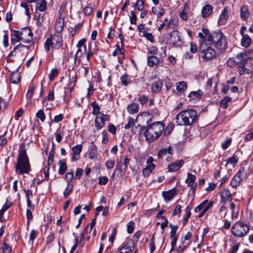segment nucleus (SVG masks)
Masks as SVG:
<instances>
[{
	"mask_svg": "<svg viewBox=\"0 0 253 253\" xmlns=\"http://www.w3.org/2000/svg\"><path fill=\"white\" fill-rule=\"evenodd\" d=\"M202 31V33H198V36L205 39L209 45L214 44L216 48L222 51L226 50L227 45L226 37L220 31L209 33V30L205 28H203Z\"/></svg>",
	"mask_w": 253,
	"mask_h": 253,
	"instance_id": "1",
	"label": "nucleus"
},
{
	"mask_svg": "<svg viewBox=\"0 0 253 253\" xmlns=\"http://www.w3.org/2000/svg\"><path fill=\"white\" fill-rule=\"evenodd\" d=\"M202 31V33H198V36L205 39L209 45L214 44L216 48L222 51L226 50L227 45L226 37L220 31L209 33V30L205 28H203Z\"/></svg>",
	"mask_w": 253,
	"mask_h": 253,
	"instance_id": "2",
	"label": "nucleus"
},
{
	"mask_svg": "<svg viewBox=\"0 0 253 253\" xmlns=\"http://www.w3.org/2000/svg\"><path fill=\"white\" fill-rule=\"evenodd\" d=\"M197 113L194 110L188 109L181 111L176 117V121L180 126H190L198 120Z\"/></svg>",
	"mask_w": 253,
	"mask_h": 253,
	"instance_id": "3",
	"label": "nucleus"
},
{
	"mask_svg": "<svg viewBox=\"0 0 253 253\" xmlns=\"http://www.w3.org/2000/svg\"><path fill=\"white\" fill-rule=\"evenodd\" d=\"M15 170L18 174H28L31 171L29 158L25 149L19 151Z\"/></svg>",
	"mask_w": 253,
	"mask_h": 253,
	"instance_id": "4",
	"label": "nucleus"
},
{
	"mask_svg": "<svg viewBox=\"0 0 253 253\" xmlns=\"http://www.w3.org/2000/svg\"><path fill=\"white\" fill-rule=\"evenodd\" d=\"M164 125L160 122L153 123L148 126L144 135L147 141L153 142L158 139L164 130Z\"/></svg>",
	"mask_w": 253,
	"mask_h": 253,
	"instance_id": "5",
	"label": "nucleus"
},
{
	"mask_svg": "<svg viewBox=\"0 0 253 253\" xmlns=\"http://www.w3.org/2000/svg\"><path fill=\"white\" fill-rule=\"evenodd\" d=\"M12 34L16 39V41L11 39V43L13 45L15 44L16 42L21 41L24 43H29L33 40V33L31 29L28 27L22 28L19 31L13 30Z\"/></svg>",
	"mask_w": 253,
	"mask_h": 253,
	"instance_id": "6",
	"label": "nucleus"
},
{
	"mask_svg": "<svg viewBox=\"0 0 253 253\" xmlns=\"http://www.w3.org/2000/svg\"><path fill=\"white\" fill-rule=\"evenodd\" d=\"M250 229V226L247 224L238 222L232 226L231 232L235 237L242 238L247 235Z\"/></svg>",
	"mask_w": 253,
	"mask_h": 253,
	"instance_id": "7",
	"label": "nucleus"
},
{
	"mask_svg": "<svg viewBox=\"0 0 253 253\" xmlns=\"http://www.w3.org/2000/svg\"><path fill=\"white\" fill-rule=\"evenodd\" d=\"M201 39V42L199 48L202 54V57L206 60L212 59L215 57L216 52L212 48L209 46V44L205 39Z\"/></svg>",
	"mask_w": 253,
	"mask_h": 253,
	"instance_id": "8",
	"label": "nucleus"
},
{
	"mask_svg": "<svg viewBox=\"0 0 253 253\" xmlns=\"http://www.w3.org/2000/svg\"><path fill=\"white\" fill-rule=\"evenodd\" d=\"M214 204L213 201H210L208 203V200H206L202 202L199 206L196 207L194 211L195 212H199L200 211H202L199 215V217H201L209 210L212 208Z\"/></svg>",
	"mask_w": 253,
	"mask_h": 253,
	"instance_id": "9",
	"label": "nucleus"
},
{
	"mask_svg": "<svg viewBox=\"0 0 253 253\" xmlns=\"http://www.w3.org/2000/svg\"><path fill=\"white\" fill-rule=\"evenodd\" d=\"M85 39H82L77 43L76 46L78 48L74 58V63H76L77 60L79 62L81 61V58L86 52V48L85 44Z\"/></svg>",
	"mask_w": 253,
	"mask_h": 253,
	"instance_id": "10",
	"label": "nucleus"
},
{
	"mask_svg": "<svg viewBox=\"0 0 253 253\" xmlns=\"http://www.w3.org/2000/svg\"><path fill=\"white\" fill-rule=\"evenodd\" d=\"M245 170V168L241 167L239 171L234 175L230 183V185L232 187L236 188L240 185L243 180L242 176L246 174Z\"/></svg>",
	"mask_w": 253,
	"mask_h": 253,
	"instance_id": "11",
	"label": "nucleus"
},
{
	"mask_svg": "<svg viewBox=\"0 0 253 253\" xmlns=\"http://www.w3.org/2000/svg\"><path fill=\"white\" fill-rule=\"evenodd\" d=\"M109 116L107 115L101 114L100 116H97L95 119V126L98 130L101 129L105 125V122L109 120Z\"/></svg>",
	"mask_w": 253,
	"mask_h": 253,
	"instance_id": "12",
	"label": "nucleus"
},
{
	"mask_svg": "<svg viewBox=\"0 0 253 253\" xmlns=\"http://www.w3.org/2000/svg\"><path fill=\"white\" fill-rule=\"evenodd\" d=\"M195 180L196 177L194 175L189 172L187 173V178L186 179L185 182L188 186L191 187V190L193 193H195L197 187V184L195 183Z\"/></svg>",
	"mask_w": 253,
	"mask_h": 253,
	"instance_id": "13",
	"label": "nucleus"
},
{
	"mask_svg": "<svg viewBox=\"0 0 253 253\" xmlns=\"http://www.w3.org/2000/svg\"><path fill=\"white\" fill-rule=\"evenodd\" d=\"M169 42L174 46L180 45L181 39L179 33L177 31H173L170 34Z\"/></svg>",
	"mask_w": 253,
	"mask_h": 253,
	"instance_id": "14",
	"label": "nucleus"
},
{
	"mask_svg": "<svg viewBox=\"0 0 253 253\" xmlns=\"http://www.w3.org/2000/svg\"><path fill=\"white\" fill-rule=\"evenodd\" d=\"M239 161V157L237 153H235L233 156L226 160L225 167L228 168H234Z\"/></svg>",
	"mask_w": 253,
	"mask_h": 253,
	"instance_id": "15",
	"label": "nucleus"
},
{
	"mask_svg": "<svg viewBox=\"0 0 253 253\" xmlns=\"http://www.w3.org/2000/svg\"><path fill=\"white\" fill-rule=\"evenodd\" d=\"M64 26V19L62 15H60L55 22L54 28L56 32L58 34H61L63 30Z\"/></svg>",
	"mask_w": 253,
	"mask_h": 253,
	"instance_id": "16",
	"label": "nucleus"
},
{
	"mask_svg": "<svg viewBox=\"0 0 253 253\" xmlns=\"http://www.w3.org/2000/svg\"><path fill=\"white\" fill-rule=\"evenodd\" d=\"M184 164L183 160H179L168 165L169 171L174 172L179 170Z\"/></svg>",
	"mask_w": 253,
	"mask_h": 253,
	"instance_id": "17",
	"label": "nucleus"
},
{
	"mask_svg": "<svg viewBox=\"0 0 253 253\" xmlns=\"http://www.w3.org/2000/svg\"><path fill=\"white\" fill-rule=\"evenodd\" d=\"M54 158V152L52 150L50 151L48 154V160H47V166L44 167L43 169V171L44 174V177L45 178H48L49 177V168L48 166L51 165L53 161Z\"/></svg>",
	"mask_w": 253,
	"mask_h": 253,
	"instance_id": "18",
	"label": "nucleus"
},
{
	"mask_svg": "<svg viewBox=\"0 0 253 253\" xmlns=\"http://www.w3.org/2000/svg\"><path fill=\"white\" fill-rule=\"evenodd\" d=\"M50 38L52 40L54 47L58 48L62 45V38L61 34H55Z\"/></svg>",
	"mask_w": 253,
	"mask_h": 253,
	"instance_id": "19",
	"label": "nucleus"
},
{
	"mask_svg": "<svg viewBox=\"0 0 253 253\" xmlns=\"http://www.w3.org/2000/svg\"><path fill=\"white\" fill-rule=\"evenodd\" d=\"M134 245L133 242H128L125 244L119 249V253H131Z\"/></svg>",
	"mask_w": 253,
	"mask_h": 253,
	"instance_id": "20",
	"label": "nucleus"
},
{
	"mask_svg": "<svg viewBox=\"0 0 253 253\" xmlns=\"http://www.w3.org/2000/svg\"><path fill=\"white\" fill-rule=\"evenodd\" d=\"M176 190L175 188L169 190L168 191H164L162 193V195L164 200L166 202L170 201L175 195Z\"/></svg>",
	"mask_w": 253,
	"mask_h": 253,
	"instance_id": "21",
	"label": "nucleus"
},
{
	"mask_svg": "<svg viewBox=\"0 0 253 253\" xmlns=\"http://www.w3.org/2000/svg\"><path fill=\"white\" fill-rule=\"evenodd\" d=\"M228 18V16L227 7H225L220 15V17L218 22V24L220 25H224L226 23Z\"/></svg>",
	"mask_w": 253,
	"mask_h": 253,
	"instance_id": "22",
	"label": "nucleus"
},
{
	"mask_svg": "<svg viewBox=\"0 0 253 253\" xmlns=\"http://www.w3.org/2000/svg\"><path fill=\"white\" fill-rule=\"evenodd\" d=\"M221 200L223 202L226 201H231L232 200V194L230 191L227 189H224L221 191L220 193Z\"/></svg>",
	"mask_w": 253,
	"mask_h": 253,
	"instance_id": "23",
	"label": "nucleus"
},
{
	"mask_svg": "<svg viewBox=\"0 0 253 253\" xmlns=\"http://www.w3.org/2000/svg\"><path fill=\"white\" fill-rule=\"evenodd\" d=\"M160 62V59L156 55H148L147 57V64L150 67H153L157 65Z\"/></svg>",
	"mask_w": 253,
	"mask_h": 253,
	"instance_id": "24",
	"label": "nucleus"
},
{
	"mask_svg": "<svg viewBox=\"0 0 253 253\" xmlns=\"http://www.w3.org/2000/svg\"><path fill=\"white\" fill-rule=\"evenodd\" d=\"M213 10V7L210 4H207L204 6L202 9V16L206 18L211 14Z\"/></svg>",
	"mask_w": 253,
	"mask_h": 253,
	"instance_id": "25",
	"label": "nucleus"
},
{
	"mask_svg": "<svg viewBox=\"0 0 253 253\" xmlns=\"http://www.w3.org/2000/svg\"><path fill=\"white\" fill-rule=\"evenodd\" d=\"M250 15L249 10L247 5H244L240 8V16L242 19L247 20Z\"/></svg>",
	"mask_w": 253,
	"mask_h": 253,
	"instance_id": "26",
	"label": "nucleus"
},
{
	"mask_svg": "<svg viewBox=\"0 0 253 253\" xmlns=\"http://www.w3.org/2000/svg\"><path fill=\"white\" fill-rule=\"evenodd\" d=\"M173 152V150L172 147H169L167 149H162L158 153V157L160 158H162L168 154L172 155Z\"/></svg>",
	"mask_w": 253,
	"mask_h": 253,
	"instance_id": "27",
	"label": "nucleus"
},
{
	"mask_svg": "<svg viewBox=\"0 0 253 253\" xmlns=\"http://www.w3.org/2000/svg\"><path fill=\"white\" fill-rule=\"evenodd\" d=\"M10 80L12 84H18L20 81V73L17 71L12 72L10 77Z\"/></svg>",
	"mask_w": 253,
	"mask_h": 253,
	"instance_id": "28",
	"label": "nucleus"
},
{
	"mask_svg": "<svg viewBox=\"0 0 253 253\" xmlns=\"http://www.w3.org/2000/svg\"><path fill=\"white\" fill-rule=\"evenodd\" d=\"M137 119L142 120L143 122H145L148 124L151 121L152 116L147 112H143L139 114L137 118Z\"/></svg>",
	"mask_w": 253,
	"mask_h": 253,
	"instance_id": "29",
	"label": "nucleus"
},
{
	"mask_svg": "<svg viewBox=\"0 0 253 253\" xmlns=\"http://www.w3.org/2000/svg\"><path fill=\"white\" fill-rule=\"evenodd\" d=\"M97 51L98 48L96 44H94L93 47H92L91 45H89L88 52L86 56V59L88 61L91 56L97 53Z\"/></svg>",
	"mask_w": 253,
	"mask_h": 253,
	"instance_id": "30",
	"label": "nucleus"
},
{
	"mask_svg": "<svg viewBox=\"0 0 253 253\" xmlns=\"http://www.w3.org/2000/svg\"><path fill=\"white\" fill-rule=\"evenodd\" d=\"M242 38L241 42V45L244 47H249L251 43L252 40L248 35L242 36Z\"/></svg>",
	"mask_w": 253,
	"mask_h": 253,
	"instance_id": "31",
	"label": "nucleus"
},
{
	"mask_svg": "<svg viewBox=\"0 0 253 253\" xmlns=\"http://www.w3.org/2000/svg\"><path fill=\"white\" fill-rule=\"evenodd\" d=\"M91 106L93 108L92 112L93 115H96V116L101 115L102 113L100 112V107L96 101L92 102L91 103Z\"/></svg>",
	"mask_w": 253,
	"mask_h": 253,
	"instance_id": "32",
	"label": "nucleus"
},
{
	"mask_svg": "<svg viewBox=\"0 0 253 253\" xmlns=\"http://www.w3.org/2000/svg\"><path fill=\"white\" fill-rule=\"evenodd\" d=\"M139 106L137 103H131L127 106L128 112L131 114H134L138 112Z\"/></svg>",
	"mask_w": 253,
	"mask_h": 253,
	"instance_id": "33",
	"label": "nucleus"
},
{
	"mask_svg": "<svg viewBox=\"0 0 253 253\" xmlns=\"http://www.w3.org/2000/svg\"><path fill=\"white\" fill-rule=\"evenodd\" d=\"M58 166H59L58 173L60 175H62L67 169V165L64 160H60L58 162Z\"/></svg>",
	"mask_w": 253,
	"mask_h": 253,
	"instance_id": "34",
	"label": "nucleus"
},
{
	"mask_svg": "<svg viewBox=\"0 0 253 253\" xmlns=\"http://www.w3.org/2000/svg\"><path fill=\"white\" fill-rule=\"evenodd\" d=\"M162 86V84L161 81L159 80H157L154 84L152 85V90L154 92H159Z\"/></svg>",
	"mask_w": 253,
	"mask_h": 253,
	"instance_id": "35",
	"label": "nucleus"
},
{
	"mask_svg": "<svg viewBox=\"0 0 253 253\" xmlns=\"http://www.w3.org/2000/svg\"><path fill=\"white\" fill-rule=\"evenodd\" d=\"M47 7V2L45 0H40L37 3V9L41 12L44 11Z\"/></svg>",
	"mask_w": 253,
	"mask_h": 253,
	"instance_id": "36",
	"label": "nucleus"
},
{
	"mask_svg": "<svg viewBox=\"0 0 253 253\" xmlns=\"http://www.w3.org/2000/svg\"><path fill=\"white\" fill-rule=\"evenodd\" d=\"M179 17L183 20H186L188 17V8L185 5L183 9L179 13Z\"/></svg>",
	"mask_w": 253,
	"mask_h": 253,
	"instance_id": "37",
	"label": "nucleus"
},
{
	"mask_svg": "<svg viewBox=\"0 0 253 253\" xmlns=\"http://www.w3.org/2000/svg\"><path fill=\"white\" fill-rule=\"evenodd\" d=\"M121 81L122 84L126 86L131 82V78L127 75H124L121 78Z\"/></svg>",
	"mask_w": 253,
	"mask_h": 253,
	"instance_id": "38",
	"label": "nucleus"
},
{
	"mask_svg": "<svg viewBox=\"0 0 253 253\" xmlns=\"http://www.w3.org/2000/svg\"><path fill=\"white\" fill-rule=\"evenodd\" d=\"M186 88L187 85L185 82H180L176 84V89L178 91L183 92Z\"/></svg>",
	"mask_w": 253,
	"mask_h": 253,
	"instance_id": "39",
	"label": "nucleus"
},
{
	"mask_svg": "<svg viewBox=\"0 0 253 253\" xmlns=\"http://www.w3.org/2000/svg\"><path fill=\"white\" fill-rule=\"evenodd\" d=\"M202 94L203 92L201 90H198L197 91H192L189 94L188 97L195 99L199 98Z\"/></svg>",
	"mask_w": 253,
	"mask_h": 253,
	"instance_id": "40",
	"label": "nucleus"
},
{
	"mask_svg": "<svg viewBox=\"0 0 253 253\" xmlns=\"http://www.w3.org/2000/svg\"><path fill=\"white\" fill-rule=\"evenodd\" d=\"M232 98L229 96H226L220 102V106L223 108H226L228 106V103L231 102Z\"/></svg>",
	"mask_w": 253,
	"mask_h": 253,
	"instance_id": "41",
	"label": "nucleus"
},
{
	"mask_svg": "<svg viewBox=\"0 0 253 253\" xmlns=\"http://www.w3.org/2000/svg\"><path fill=\"white\" fill-rule=\"evenodd\" d=\"M169 227L171 228V231L170 232V237H177L176 236V232L178 228V226L176 225H173L172 223H170Z\"/></svg>",
	"mask_w": 253,
	"mask_h": 253,
	"instance_id": "42",
	"label": "nucleus"
},
{
	"mask_svg": "<svg viewBox=\"0 0 253 253\" xmlns=\"http://www.w3.org/2000/svg\"><path fill=\"white\" fill-rule=\"evenodd\" d=\"M73 187V186L72 184L68 183L67 187L63 192L64 196L65 198L67 197L72 192Z\"/></svg>",
	"mask_w": 253,
	"mask_h": 253,
	"instance_id": "43",
	"label": "nucleus"
},
{
	"mask_svg": "<svg viewBox=\"0 0 253 253\" xmlns=\"http://www.w3.org/2000/svg\"><path fill=\"white\" fill-rule=\"evenodd\" d=\"M134 8L140 11L144 9V3L142 0H137L134 5Z\"/></svg>",
	"mask_w": 253,
	"mask_h": 253,
	"instance_id": "44",
	"label": "nucleus"
},
{
	"mask_svg": "<svg viewBox=\"0 0 253 253\" xmlns=\"http://www.w3.org/2000/svg\"><path fill=\"white\" fill-rule=\"evenodd\" d=\"M54 46L53 42H52V40L50 39V38H48L44 43V49L47 52L49 51L50 50V48L51 46Z\"/></svg>",
	"mask_w": 253,
	"mask_h": 253,
	"instance_id": "45",
	"label": "nucleus"
},
{
	"mask_svg": "<svg viewBox=\"0 0 253 253\" xmlns=\"http://www.w3.org/2000/svg\"><path fill=\"white\" fill-rule=\"evenodd\" d=\"M26 48H27L26 46L20 43L14 48V52H15L16 54L17 53H19L22 51H23Z\"/></svg>",
	"mask_w": 253,
	"mask_h": 253,
	"instance_id": "46",
	"label": "nucleus"
},
{
	"mask_svg": "<svg viewBox=\"0 0 253 253\" xmlns=\"http://www.w3.org/2000/svg\"><path fill=\"white\" fill-rule=\"evenodd\" d=\"M34 90H35L34 85V84L30 85V86L29 87L28 91L26 94V97L28 99H31L33 95L34 94Z\"/></svg>",
	"mask_w": 253,
	"mask_h": 253,
	"instance_id": "47",
	"label": "nucleus"
},
{
	"mask_svg": "<svg viewBox=\"0 0 253 253\" xmlns=\"http://www.w3.org/2000/svg\"><path fill=\"white\" fill-rule=\"evenodd\" d=\"M77 76L76 75H74L73 77H72L70 79V83L69 84V89L70 91H72V88L74 86L76 82H77Z\"/></svg>",
	"mask_w": 253,
	"mask_h": 253,
	"instance_id": "48",
	"label": "nucleus"
},
{
	"mask_svg": "<svg viewBox=\"0 0 253 253\" xmlns=\"http://www.w3.org/2000/svg\"><path fill=\"white\" fill-rule=\"evenodd\" d=\"M21 7L24 8L25 9V13L28 16V18H30V13L29 11V5L25 2H21L20 4Z\"/></svg>",
	"mask_w": 253,
	"mask_h": 253,
	"instance_id": "49",
	"label": "nucleus"
},
{
	"mask_svg": "<svg viewBox=\"0 0 253 253\" xmlns=\"http://www.w3.org/2000/svg\"><path fill=\"white\" fill-rule=\"evenodd\" d=\"M36 117L40 119L42 122L45 120V116L42 110H39L36 114Z\"/></svg>",
	"mask_w": 253,
	"mask_h": 253,
	"instance_id": "50",
	"label": "nucleus"
},
{
	"mask_svg": "<svg viewBox=\"0 0 253 253\" xmlns=\"http://www.w3.org/2000/svg\"><path fill=\"white\" fill-rule=\"evenodd\" d=\"M58 70L56 69H52L49 75V80L52 81L54 80V78L58 75Z\"/></svg>",
	"mask_w": 253,
	"mask_h": 253,
	"instance_id": "51",
	"label": "nucleus"
},
{
	"mask_svg": "<svg viewBox=\"0 0 253 253\" xmlns=\"http://www.w3.org/2000/svg\"><path fill=\"white\" fill-rule=\"evenodd\" d=\"M135 224L133 221H130L127 224V231L128 233L131 234L133 232L134 229Z\"/></svg>",
	"mask_w": 253,
	"mask_h": 253,
	"instance_id": "52",
	"label": "nucleus"
},
{
	"mask_svg": "<svg viewBox=\"0 0 253 253\" xmlns=\"http://www.w3.org/2000/svg\"><path fill=\"white\" fill-rule=\"evenodd\" d=\"M82 150V146L81 145H77L72 148V151L75 154L79 155Z\"/></svg>",
	"mask_w": 253,
	"mask_h": 253,
	"instance_id": "53",
	"label": "nucleus"
},
{
	"mask_svg": "<svg viewBox=\"0 0 253 253\" xmlns=\"http://www.w3.org/2000/svg\"><path fill=\"white\" fill-rule=\"evenodd\" d=\"M93 7L88 5L85 6L83 9V11L86 15H90L93 12Z\"/></svg>",
	"mask_w": 253,
	"mask_h": 253,
	"instance_id": "54",
	"label": "nucleus"
},
{
	"mask_svg": "<svg viewBox=\"0 0 253 253\" xmlns=\"http://www.w3.org/2000/svg\"><path fill=\"white\" fill-rule=\"evenodd\" d=\"M130 16H129L130 22L132 24H135L136 23L137 17L134 11H131L130 12Z\"/></svg>",
	"mask_w": 253,
	"mask_h": 253,
	"instance_id": "55",
	"label": "nucleus"
},
{
	"mask_svg": "<svg viewBox=\"0 0 253 253\" xmlns=\"http://www.w3.org/2000/svg\"><path fill=\"white\" fill-rule=\"evenodd\" d=\"M3 253H10L11 251V247L6 243H4L2 247Z\"/></svg>",
	"mask_w": 253,
	"mask_h": 253,
	"instance_id": "56",
	"label": "nucleus"
},
{
	"mask_svg": "<svg viewBox=\"0 0 253 253\" xmlns=\"http://www.w3.org/2000/svg\"><path fill=\"white\" fill-rule=\"evenodd\" d=\"M6 133V132H5L3 134L1 135L0 136V146L1 148L3 147L4 146H5L7 143V139L3 138V137L5 136Z\"/></svg>",
	"mask_w": 253,
	"mask_h": 253,
	"instance_id": "57",
	"label": "nucleus"
},
{
	"mask_svg": "<svg viewBox=\"0 0 253 253\" xmlns=\"http://www.w3.org/2000/svg\"><path fill=\"white\" fill-rule=\"evenodd\" d=\"M73 178L74 173L73 171L67 172L65 176V178L68 183H70V182L73 179Z\"/></svg>",
	"mask_w": 253,
	"mask_h": 253,
	"instance_id": "58",
	"label": "nucleus"
},
{
	"mask_svg": "<svg viewBox=\"0 0 253 253\" xmlns=\"http://www.w3.org/2000/svg\"><path fill=\"white\" fill-rule=\"evenodd\" d=\"M143 36L151 42H154V38L151 33L146 32H143Z\"/></svg>",
	"mask_w": 253,
	"mask_h": 253,
	"instance_id": "59",
	"label": "nucleus"
},
{
	"mask_svg": "<svg viewBox=\"0 0 253 253\" xmlns=\"http://www.w3.org/2000/svg\"><path fill=\"white\" fill-rule=\"evenodd\" d=\"M37 233V231L35 229H33L31 231L30 234V241L32 242V243H33L34 240L36 239Z\"/></svg>",
	"mask_w": 253,
	"mask_h": 253,
	"instance_id": "60",
	"label": "nucleus"
},
{
	"mask_svg": "<svg viewBox=\"0 0 253 253\" xmlns=\"http://www.w3.org/2000/svg\"><path fill=\"white\" fill-rule=\"evenodd\" d=\"M231 143V139L228 138L224 142L221 143V147L223 149H226Z\"/></svg>",
	"mask_w": 253,
	"mask_h": 253,
	"instance_id": "61",
	"label": "nucleus"
},
{
	"mask_svg": "<svg viewBox=\"0 0 253 253\" xmlns=\"http://www.w3.org/2000/svg\"><path fill=\"white\" fill-rule=\"evenodd\" d=\"M134 124V120L132 118H129L127 123L125 126V128L126 129H129Z\"/></svg>",
	"mask_w": 253,
	"mask_h": 253,
	"instance_id": "62",
	"label": "nucleus"
},
{
	"mask_svg": "<svg viewBox=\"0 0 253 253\" xmlns=\"http://www.w3.org/2000/svg\"><path fill=\"white\" fill-rule=\"evenodd\" d=\"M157 51H158L157 48L155 46H152L149 48L148 52V54H151L150 55H155L157 54Z\"/></svg>",
	"mask_w": 253,
	"mask_h": 253,
	"instance_id": "63",
	"label": "nucleus"
},
{
	"mask_svg": "<svg viewBox=\"0 0 253 253\" xmlns=\"http://www.w3.org/2000/svg\"><path fill=\"white\" fill-rule=\"evenodd\" d=\"M10 207V205L5 204L1 209L0 210V218H1L3 213L7 210Z\"/></svg>",
	"mask_w": 253,
	"mask_h": 253,
	"instance_id": "64",
	"label": "nucleus"
}]
</instances>
